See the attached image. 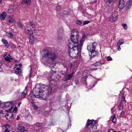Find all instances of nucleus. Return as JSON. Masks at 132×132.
Returning a JSON list of instances; mask_svg holds the SVG:
<instances>
[{"mask_svg":"<svg viewBox=\"0 0 132 132\" xmlns=\"http://www.w3.org/2000/svg\"><path fill=\"white\" fill-rule=\"evenodd\" d=\"M72 35L70 39L68 40V46L72 50L70 53V56L73 58H75L77 55L80 54L81 48L85 39V36L83 35L81 39L79 41V32L75 29L72 30Z\"/></svg>","mask_w":132,"mask_h":132,"instance_id":"f257e3e1","label":"nucleus"},{"mask_svg":"<svg viewBox=\"0 0 132 132\" xmlns=\"http://www.w3.org/2000/svg\"><path fill=\"white\" fill-rule=\"evenodd\" d=\"M42 56L41 62L45 64L47 63L52 65L54 64V61L57 57L56 54L51 53L47 49H44L42 51Z\"/></svg>","mask_w":132,"mask_h":132,"instance_id":"f03ea898","label":"nucleus"},{"mask_svg":"<svg viewBox=\"0 0 132 132\" xmlns=\"http://www.w3.org/2000/svg\"><path fill=\"white\" fill-rule=\"evenodd\" d=\"M45 88L44 86L37 84L33 90L34 96L38 98L43 97L45 95L44 92Z\"/></svg>","mask_w":132,"mask_h":132,"instance_id":"7ed1b4c3","label":"nucleus"},{"mask_svg":"<svg viewBox=\"0 0 132 132\" xmlns=\"http://www.w3.org/2000/svg\"><path fill=\"white\" fill-rule=\"evenodd\" d=\"M97 121L93 120H88L86 126L89 130L93 131L92 132H102L101 130L93 131L97 129L96 127Z\"/></svg>","mask_w":132,"mask_h":132,"instance_id":"20e7f679","label":"nucleus"},{"mask_svg":"<svg viewBox=\"0 0 132 132\" xmlns=\"http://www.w3.org/2000/svg\"><path fill=\"white\" fill-rule=\"evenodd\" d=\"M97 44L96 43L94 42L93 43H91L89 45L87 46V49L88 51L90 52L92 55L93 56H94L97 54V52L95 50Z\"/></svg>","mask_w":132,"mask_h":132,"instance_id":"39448f33","label":"nucleus"},{"mask_svg":"<svg viewBox=\"0 0 132 132\" xmlns=\"http://www.w3.org/2000/svg\"><path fill=\"white\" fill-rule=\"evenodd\" d=\"M13 103L14 102H13L2 103L1 106L2 108H9V109L7 110H5V111L7 112H10L12 110L13 108Z\"/></svg>","mask_w":132,"mask_h":132,"instance_id":"423d86ee","label":"nucleus"},{"mask_svg":"<svg viewBox=\"0 0 132 132\" xmlns=\"http://www.w3.org/2000/svg\"><path fill=\"white\" fill-rule=\"evenodd\" d=\"M22 66V64L21 63H19L18 64H16L14 68V70L15 73L16 74H19L20 73L21 70L20 68Z\"/></svg>","mask_w":132,"mask_h":132,"instance_id":"0eeeda50","label":"nucleus"},{"mask_svg":"<svg viewBox=\"0 0 132 132\" xmlns=\"http://www.w3.org/2000/svg\"><path fill=\"white\" fill-rule=\"evenodd\" d=\"M118 14L116 13H113L112 15L110 16V21L111 22H113L116 20L118 18Z\"/></svg>","mask_w":132,"mask_h":132,"instance_id":"6e6552de","label":"nucleus"},{"mask_svg":"<svg viewBox=\"0 0 132 132\" xmlns=\"http://www.w3.org/2000/svg\"><path fill=\"white\" fill-rule=\"evenodd\" d=\"M24 31L27 34L29 35L30 36L33 35V31L28 26H26L24 27Z\"/></svg>","mask_w":132,"mask_h":132,"instance_id":"1a4fd4ad","label":"nucleus"},{"mask_svg":"<svg viewBox=\"0 0 132 132\" xmlns=\"http://www.w3.org/2000/svg\"><path fill=\"white\" fill-rule=\"evenodd\" d=\"M102 64V63L100 62H97L95 63L94 64L92 65L90 69V71H93L94 70H96V69L94 68L96 67H99Z\"/></svg>","mask_w":132,"mask_h":132,"instance_id":"9d476101","label":"nucleus"},{"mask_svg":"<svg viewBox=\"0 0 132 132\" xmlns=\"http://www.w3.org/2000/svg\"><path fill=\"white\" fill-rule=\"evenodd\" d=\"M37 39V38L35 37L33 35H30L29 42L31 44H33Z\"/></svg>","mask_w":132,"mask_h":132,"instance_id":"9b49d317","label":"nucleus"},{"mask_svg":"<svg viewBox=\"0 0 132 132\" xmlns=\"http://www.w3.org/2000/svg\"><path fill=\"white\" fill-rule=\"evenodd\" d=\"M125 3L124 0H120L118 7L121 9H122L124 6Z\"/></svg>","mask_w":132,"mask_h":132,"instance_id":"f8f14e48","label":"nucleus"},{"mask_svg":"<svg viewBox=\"0 0 132 132\" xmlns=\"http://www.w3.org/2000/svg\"><path fill=\"white\" fill-rule=\"evenodd\" d=\"M9 113L5 115L7 119L11 121L12 119V117L13 116V113H12L8 112Z\"/></svg>","mask_w":132,"mask_h":132,"instance_id":"ddd939ff","label":"nucleus"},{"mask_svg":"<svg viewBox=\"0 0 132 132\" xmlns=\"http://www.w3.org/2000/svg\"><path fill=\"white\" fill-rule=\"evenodd\" d=\"M106 5L108 6H111L113 4V2L112 0H104Z\"/></svg>","mask_w":132,"mask_h":132,"instance_id":"4468645a","label":"nucleus"},{"mask_svg":"<svg viewBox=\"0 0 132 132\" xmlns=\"http://www.w3.org/2000/svg\"><path fill=\"white\" fill-rule=\"evenodd\" d=\"M10 126L9 124H6L4 125L2 127V128L4 130L3 132H7L8 131V129H9Z\"/></svg>","mask_w":132,"mask_h":132,"instance_id":"2eb2a0df","label":"nucleus"},{"mask_svg":"<svg viewBox=\"0 0 132 132\" xmlns=\"http://www.w3.org/2000/svg\"><path fill=\"white\" fill-rule=\"evenodd\" d=\"M31 0H23L21 2L22 4H27L28 5H30L31 3Z\"/></svg>","mask_w":132,"mask_h":132,"instance_id":"dca6fc26","label":"nucleus"},{"mask_svg":"<svg viewBox=\"0 0 132 132\" xmlns=\"http://www.w3.org/2000/svg\"><path fill=\"white\" fill-rule=\"evenodd\" d=\"M6 15V13L5 12H3L2 14H0V19L2 20H4L5 18Z\"/></svg>","mask_w":132,"mask_h":132,"instance_id":"f3484780","label":"nucleus"},{"mask_svg":"<svg viewBox=\"0 0 132 132\" xmlns=\"http://www.w3.org/2000/svg\"><path fill=\"white\" fill-rule=\"evenodd\" d=\"M4 58L5 60L7 61H10L12 59V57L10 55H8L7 56H4Z\"/></svg>","mask_w":132,"mask_h":132,"instance_id":"a211bd4d","label":"nucleus"},{"mask_svg":"<svg viewBox=\"0 0 132 132\" xmlns=\"http://www.w3.org/2000/svg\"><path fill=\"white\" fill-rule=\"evenodd\" d=\"M2 42L4 44L5 46L7 48H8L9 47V44L6 40L5 39H3L2 40Z\"/></svg>","mask_w":132,"mask_h":132,"instance_id":"6ab92c4d","label":"nucleus"},{"mask_svg":"<svg viewBox=\"0 0 132 132\" xmlns=\"http://www.w3.org/2000/svg\"><path fill=\"white\" fill-rule=\"evenodd\" d=\"M18 129L20 131V132H28L27 130L24 129V127L22 126H19L18 127Z\"/></svg>","mask_w":132,"mask_h":132,"instance_id":"aec40b11","label":"nucleus"},{"mask_svg":"<svg viewBox=\"0 0 132 132\" xmlns=\"http://www.w3.org/2000/svg\"><path fill=\"white\" fill-rule=\"evenodd\" d=\"M124 41L123 39H120L117 43V45L120 46L121 45L123 44Z\"/></svg>","mask_w":132,"mask_h":132,"instance_id":"412c9836","label":"nucleus"},{"mask_svg":"<svg viewBox=\"0 0 132 132\" xmlns=\"http://www.w3.org/2000/svg\"><path fill=\"white\" fill-rule=\"evenodd\" d=\"M27 90H24L21 94V97L22 98H24L27 95Z\"/></svg>","mask_w":132,"mask_h":132,"instance_id":"4be33fe9","label":"nucleus"},{"mask_svg":"<svg viewBox=\"0 0 132 132\" xmlns=\"http://www.w3.org/2000/svg\"><path fill=\"white\" fill-rule=\"evenodd\" d=\"M10 80L12 81H13L14 80L15 81L18 82L19 81V79L18 78H15L13 77H10Z\"/></svg>","mask_w":132,"mask_h":132,"instance_id":"5701e85b","label":"nucleus"},{"mask_svg":"<svg viewBox=\"0 0 132 132\" xmlns=\"http://www.w3.org/2000/svg\"><path fill=\"white\" fill-rule=\"evenodd\" d=\"M14 6H12L10 7L8 10V12L9 13H11L13 12V10L16 9V8H13Z\"/></svg>","mask_w":132,"mask_h":132,"instance_id":"b1692460","label":"nucleus"},{"mask_svg":"<svg viewBox=\"0 0 132 132\" xmlns=\"http://www.w3.org/2000/svg\"><path fill=\"white\" fill-rule=\"evenodd\" d=\"M117 118L116 117V114H114L112 117V121L113 123H115L116 122Z\"/></svg>","mask_w":132,"mask_h":132,"instance_id":"393cba45","label":"nucleus"},{"mask_svg":"<svg viewBox=\"0 0 132 132\" xmlns=\"http://www.w3.org/2000/svg\"><path fill=\"white\" fill-rule=\"evenodd\" d=\"M33 97V96H31V94H30L28 97V99L29 102H31L32 101Z\"/></svg>","mask_w":132,"mask_h":132,"instance_id":"a878e982","label":"nucleus"},{"mask_svg":"<svg viewBox=\"0 0 132 132\" xmlns=\"http://www.w3.org/2000/svg\"><path fill=\"white\" fill-rule=\"evenodd\" d=\"M61 10V6L60 5H58L56 7V11H60Z\"/></svg>","mask_w":132,"mask_h":132,"instance_id":"bb28decb","label":"nucleus"},{"mask_svg":"<svg viewBox=\"0 0 132 132\" xmlns=\"http://www.w3.org/2000/svg\"><path fill=\"white\" fill-rule=\"evenodd\" d=\"M123 109V103H120V105L118 106V109L120 110H122Z\"/></svg>","mask_w":132,"mask_h":132,"instance_id":"cd10ccee","label":"nucleus"},{"mask_svg":"<svg viewBox=\"0 0 132 132\" xmlns=\"http://www.w3.org/2000/svg\"><path fill=\"white\" fill-rule=\"evenodd\" d=\"M6 35L10 38H12L13 36V35L11 32L7 33L6 34Z\"/></svg>","mask_w":132,"mask_h":132,"instance_id":"c85d7f7f","label":"nucleus"},{"mask_svg":"<svg viewBox=\"0 0 132 132\" xmlns=\"http://www.w3.org/2000/svg\"><path fill=\"white\" fill-rule=\"evenodd\" d=\"M31 104L32 106L34 108V109L35 110H37L38 109V107L33 102H31Z\"/></svg>","mask_w":132,"mask_h":132,"instance_id":"c756f323","label":"nucleus"},{"mask_svg":"<svg viewBox=\"0 0 132 132\" xmlns=\"http://www.w3.org/2000/svg\"><path fill=\"white\" fill-rule=\"evenodd\" d=\"M73 76V74L72 73L67 75V76H66V77H68V79L66 78L65 80L66 81L68 80L69 79H70L72 78Z\"/></svg>","mask_w":132,"mask_h":132,"instance_id":"7c9ffc66","label":"nucleus"},{"mask_svg":"<svg viewBox=\"0 0 132 132\" xmlns=\"http://www.w3.org/2000/svg\"><path fill=\"white\" fill-rule=\"evenodd\" d=\"M132 4V0H129L127 2L126 5L129 7Z\"/></svg>","mask_w":132,"mask_h":132,"instance_id":"2f4dec72","label":"nucleus"},{"mask_svg":"<svg viewBox=\"0 0 132 132\" xmlns=\"http://www.w3.org/2000/svg\"><path fill=\"white\" fill-rule=\"evenodd\" d=\"M14 21V19L11 16L9 17V19L8 20L10 23H12Z\"/></svg>","mask_w":132,"mask_h":132,"instance_id":"473e14b6","label":"nucleus"},{"mask_svg":"<svg viewBox=\"0 0 132 132\" xmlns=\"http://www.w3.org/2000/svg\"><path fill=\"white\" fill-rule=\"evenodd\" d=\"M63 31V29L62 28H60L57 31L58 33L59 34L62 33Z\"/></svg>","mask_w":132,"mask_h":132,"instance_id":"72a5a7b5","label":"nucleus"},{"mask_svg":"<svg viewBox=\"0 0 132 132\" xmlns=\"http://www.w3.org/2000/svg\"><path fill=\"white\" fill-rule=\"evenodd\" d=\"M126 94H124L123 95H122V99L121 100V101L120 102H121V103H122V102L125 101V96H126Z\"/></svg>","mask_w":132,"mask_h":132,"instance_id":"f704fd0d","label":"nucleus"},{"mask_svg":"<svg viewBox=\"0 0 132 132\" xmlns=\"http://www.w3.org/2000/svg\"><path fill=\"white\" fill-rule=\"evenodd\" d=\"M28 24L30 26H31L32 28H34L36 27L35 25L31 22H29V23Z\"/></svg>","mask_w":132,"mask_h":132,"instance_id":"c9c22d12","label":"nucleus"},{"mask_svg":"<svg viewBox=\"0 0 132 132\" xmlns=\"http://www.w3.org/2000/svg\"><path fill=\"white\" fill-rule=\"evenodd\" d=\"M47 88V89L48 93L50 94L52 91V88L51 87H48Z\"/></svg>","mask_w":132,"mask_h":132,"instance_id":"e433bc0d","label":"nucleus"},{"mask_svg":"<svg viewBox=\"0 0 132 132\" xmlns=\"http://www.w3.org/2000/svg\"><path fill=\"white\" fill-rule=\"evenodd\" d=\"M42 125V124L40 123H37L35 125L38 128L39 127H40Z\"/></svg>","mask_w":132,"mask_h":132,"instance_id":"4c0bfd02","label":"nucleus"},{"mask_svg":"<svg viewBox=\"0 0 132 132\" xmlns=\"http://www.w3.org/2000/svg\"><path fill=\"white\" fill-rule=\"evenodd\" d=\"M30 116V114L29 112L28 111H27L26 112V115H25V116L27 117H29Z\"/></svg>","mask_w":132,"mask_h":132,"instance_id":"58836bf2","label":"nucleus"},{"mask_svg":"<svg viewBox=\"0 0 132 132\" xmlns=\"http://www.w3.org/2000/svg\"><path fill=\"white\" fill-rule=\"evenodd\" d=\"M106 60L108 61H112V59L110 56H108L106 57Z\"/></svg>","mask_w":132,"mask_h":132,"instance_id":"ea45409f","label":"nucleus"},{"mask_svg":"<svg viewBox=\"0 0 132 132\" xmlns=\"http://www.w3.org/2000/svg\"><path fill=\"white\" fill-rule=\"evenodd\" d=\"M17 110V108L16 107H15L13 111V112L14 113H15Z\"/></svg>","mask_w":132,"mask_h":132,"instance_id":"a19ab883","label":"nucleus"},{"mask_svg":"<svg viewBox=\"0 0 132 132\" xmlns=\"http://www.w3.org/2000/svg\"><path fill=\"white\" fill-rule=\"evenodd\" d=\"M124 113L123 111H122L121 112L119 116L121 117H124Z\"/></svg>","mask_w":132,"mask_h":132,"instance_id":"79ce46f5","label":"nucleus"},{"mask_svg":"<svg viewBox=\"0 0 132 132\" xmlns=\"http://www.w3.org/2000/svg\"><path fill=\"white\" fill-rule=\"evenodd\" d=\"M122 26L125 29H126L127 28V25L126 24H122Z\"/></svg>","mask_w":132,"mask_h":132,"instance_id":"37998d69","label":"nucleus"},{"mask_svg":"<svg viewBox=\"0 0 132 132\" xmlns=\"http://www.w3.org/2000/svg\"><path fill=\"white\" fill-rule=\"evenodd\" d=\"M90 22L89 21H85L83 23V25H84L89 23Z\"/></svg>","mask_w":132,"mask_h":132,"instance_id":"c03bdc74","label":"nucleus"},{"mask_svg":"<svg viewBox=\"0 0 132 132\" xmlns=\"http://www.w3.org/2000/svg\"><path fill=\"white\" fill-rule=\"evenodd\" d=\"M76 23L77 24L79 25H81L82 23V22L81 21H80L79 20H78L76 21Z\"/></svg>","mask_w":132,"mask_h":132,"instance_id":"a18cd8bd","label":"nucleus"},{"mask_svg":"<svg viewBox=\"0 0 132 132\" xmlns=\"http://www.w3.org/2000/svg\"><path fill=\"white\" fill-rule=\"evenodd\" d=\"M18 24L19 26L21 28H22V27L23 25L20 22H19L18 23Z\"/></svg>","mask_w":132,"mask_h":132,"instance_id":"49530a36","label":"nucleus"},{"mask_svg":"<svg viewBox=\"0 0 132 132\" xmlns=\"http://www.w3.org/2000/svg\"><path fill=\"white\" fill-rule=\"evenodd\" d=\"M2 65V63L0 61V72L2 71V69L1 67Z\"/></svg>","mask_w":132,"mask_h":132,"instance_id":"de8ad7c7","label":"nucleus"},{"mask_svg":"<svg viewBox=\"0 0 132 132\" xmlns=\"http://www.w3.org/2000/svg\"><path fill=\"white\" fill-rule=\"evenodd\" d=\"M75 82L76 85L78 84H79V81L77 79H76L75 80Z\"/></svg>","mask_w":132,"mask_h":132,"instance_id":"09e8293b","label":"nucleus"},{"mask_svg":"<svg viewBox=\"0 0 132 132\" xmlns=\"http://www.w3.org/2000/svg\"><path fill=\"white\" fill-rule=\"evenodd\" d=\"M30 74H29V77H31V70H32V67L31 66H30Z\"/></svg>","mask_w":132,"mask_h":132,"instance_id":"8fccbe9b","label":"nucleus"},{"mask_svg":"<svg viewBox=\"0 0 132 132\" xmlns=\"http://www.w3.org/2000/svg\"><path fill=\"white\" fill-rule=\"evenodd\" d=\"M51 77H50V78H48V80L50 81H52V77H51Z\"/></svg>","mask_w":132,"mask_h":132,"instance_id":"3c124183","label":"nucleus"},{"mask_svg":"<svg viewBox=\"0 0 132 132\" xmlns=\"http://www.w3.org/2000/svg\"><path fill=\"white\" fill-rule=\"evenodd\" d=\"M108 132H114L113 130L112 129H110Z\"/></svg>","mask_w":132,"mask_h":132,"instance_id":"603ef678","label":"nucleus"},{"mask_svg":"<svg viewBox=\"0 0 132 132\" xmlns=\"http://www.w3.org/2000/svg\"><path fill=\"white\" fill-rule=\"evenodd\" d=\"M118 47V50L119 51H120V50L121 48L120 47V46H117Z\"/></svg>","mask_w":132,"mask_h":132,"instance_id":"864d4df0","label":"nucleus"},{"mask_svg":"<svg viewBox=\"0 0 132 132\" xmlns=\"http://www.w3.org/2000/svg\"><path fill=\"white\" fill-rule=\"evenodd\" d=\"M113 110H114V108H112L111 109V111L112 113H113L114 112V111Z\"/></svg>","mask_w":132,"mask_h":132,"instance_id":"5fc2aeb1","label":"nucleus"},{"mask_svg":"<svg viewBox=\"0 0 132 132\" xmlns=\"http://www.w3.org/2000/svg\"><path fill=\"white\" fill-rule=\"evenodd\" d=\"M21 104V102H20L18 104V105L19 107L20 106V105Z\"/></svg>","mask_w":132,"mask_h":132,"instance_id":"6e6d98bb","label":"nucleus"},{"mask_svg":"<svg viewBox=\"0 0 132 132\" xmlns=\"http://www.w3.org/2000/svg\"><path fill=\"white\" fill-rule=\"evenodd\" d=\"M28 88V87H27V86H26L25 87V89L24 90H27L26 89H27V88Z\"/></svg>","mask_w":132,"mask_h":132,"instance_id":"4d7b16f0","label":"nucleus"},{"mask_svg":"<svg viewBox=\"0 0 132 132\" xmlns=\"http://www.w3.org/2000/svg\"><path fill=\"white\" fill-rule=\"evenodd\" d=\"M57 38H58V39H62V36H61V38H59V37H57Z\"/></svg>","mask_w":132,"mask_h":132,"instance_id":"13d9d810","label":"nucleus"},{"mask_svg":"<svg viewBox=\"0 0 132 132\" xmlns=\"http://www.w3.org/2000/svg\"><path fill=\"white\" fill-rule=\"evenodd\" d=\"M8 132H14L12 130H9L8 131Z\"/></svg>","mask_w":132,"mask_h":132,"instance_id":"bf43d9fd","label":"nucleus"},{"mask_svg":"<svg viewBox=\"0 0 132 132\" xmlns=\"http://www.w3.org/2000/svg\"><path fill=\"white\" fill-rule=\"evenodd\" d=\"M87 76L86 75V76H84V78H87Z\"/></svg>","mask_w":132,"mask_h":132,"instance_id":"052dcab7","label":"nucleus"},{"mask_svg":"<svg viewBox=\"0 0 132 132\" xmlns=\"http://www.w3.org/2000/svg\"><path fill=\"white\" fill-rule=\"evenodd\" d=\"M53 70H51V73H53Z\"/></svg>","mask_w":132,"mask_h":132,"instance_id":"680f3d73","label":"nucleus"},{"mask_svg":"<svg viewBox=\"0 0 132 132\" xmlns=\"http://www.w3.org/2000/svg\"><path fill=\"white\" fill-rule=\"evenodd\" d=\"M1 105H2V103H1V101L0 100V106H1Z\"/></svg>","mask_w":132,"mask_h":132,"instance_id":"e2e57ef3","label":"nucleus"},{"mask_svg":"<svg viewBox=\"0 0 132 132\" xmlns=\"http://www.w3.org/2000/svg\"><path fill=\"white\" fill-rule=\"evenodd\" d=\"M67 11H64L63 12V13H66L67 12Z\"/></svg>","mask_w":132,"mask_h":132,"instance_id":"0e129e2a","label":"nucleus"},{"mask_svg":"<svg viewBox=\"0 0 132 132\" xmlns=\"http://www.w3.org/2000/svg\"><path fill=\"white\" fill-rule=\"evenodd\" d=\"M0 112L1 113H3V111H1V110Z\"/></svg>","mask_w":132,"mask_h":132,"instance_id":"69168bd1","label":"nucleus"},{"mask_svg":"<svg viewBox=\"0 0 132 132\" xmlns=\"http://www.w3.org/2000/svg\"><path fill=\"white\" fill-rule=\"evenodd\" d=\"M2 0H0V4H1L2 2Z\"/></svg>","mask_w":132,"mask_h":132,"instance_id":"338daca9","label":"nucleus"},{"mask_svg":"<svg viewBox=\"0 0 132 132\" xmlns=\"http://www.w3.org/2000/svg\"><path fill=\"white\" fill-rule=\"evenodd\" d=\"M114 132H121L120 131H114Z\"/></svg>","mask_w":132,"mask_h":132,"instance_id":"774afa93","label":"nucleus"}]
</instances>
